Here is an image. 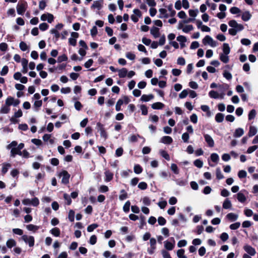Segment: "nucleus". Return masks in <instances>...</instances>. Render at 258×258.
I'll list each match as a JSON object with an SVG mask.
<instances>
[{
    "instance_id": "obj_1",
    "label": "nucleus",
    "mask_w": 258,
    "mask_h": 258,
    "mask_svg": "<svg viewBox=\"0 0 258 258\" xmlns=\"http://www.w3.org/2000/svg\"><path fill=\"white\" fill-rule=\"evenodd\" d=\"M203 43L205 45H209L212 47H216L217 45V42L210 36H206L202 40Z\"/></svg>"
},
{
    "instance_id": "obj_2",
    "label": "nucleus",
    "mask_w": 258,
    "mask_h": 258,
    "mask_svg": "<svg viewBox=\"0 0 258 258\" xmlns=\"http://www.w3.org/2000/svg\"><path fill=\"white\" fill-rule=\"evenodd\" d=\"M58 176L61 178V183L64 184H67L69 182V179L70 177V174L66 170H63L60 172Z\"/></svg>"
},
{
    "instance_id": "obj_3",
    "label": "nucleus",
    "mask_w": 258,
    "mask_h": 258,
    "mask_svg": "<svg viewBox=\"0 0 258 258\" xmlns=\"http://www.w3.org/2000/svg\"><path fill=\"white\" fill-rule=\"evenodd\" d=\"M27 8V4L26 2L19 3L17 6V11L18 14L22 15L24 14Z\"/></svg>"
},
{
    "instance_id": "obj_4",
    "label": "nucleus",
    "mask_w": 258,
    "mask_h": 258,
    "mask_svg": "<svg viewBox=\"0 0 258 258\" xmlns=\"http://www.w3.org/2000/svg\"><path fill=\"white\" fill-rule=\"evenodd\" d=\"M228 24L230 27L233 28L237 32L241 31L244 29V26L242 24H238L235 20L229 21Z\"/></svg>"
},
{
    "instance_id": "obj_5",
    "label": "nucleus",
    "mask_w": 258,
    "mask_h": 258,
    "mask_svg": "<svg viewBox=\"0 0 258 258\" xmlns=\"http://www.w3.org/2000/svg\"><path fill=\"white\" fill-rule=\"evenodd\" d=\"M22 239L26 243L29 244L30 247H32L34 245V237L32 236H28L24 235L22 236Z\"/></svg>"
},
{
    "instance_id": "obj_6",
    "label": "nucleus",
    "mask_w": 258,
    "mask_h": 258,
    "mask_svg": "<svg viewBox=\"0 0 258 258\" xmlns=\"http://www.w3.org/2000/svg\"><path fill=\"white\" fill-rule=\"evenodd\" d=\"M97 126L98 131L100 132L101 137L103 138L104 140H106L108 137V135L105 130L103 125L100 122H98L97 123Z\"/></svg>"
},
{
    "instance_id": "obj_7",
    "label": "nucleus",
    "mask_w": 258,
    "mask_h": 258,
    "mask_svg": "<svg viewBox=\"0 0 258 258\" xmlns=\"http://www.w3.org/2000/svg\"><path fill=\"white\" fill-rule=\"evenodd\" d=\"M150 247L148 248V252L149 254H153L156 248V240L154 238L150 239Z\"/></svg>"
},
{
    "instance_id": "obj_8",
    "label": "nucleus",
    "mask_w": 258,
    "mask_h": 258,
    "mask_svg": "<svg viewBox=\"0 0 258 258\" xmlns=\"http://www.w3.org/2000/svg\"><path fill=\"white\" fill-rule=\"evenodd\" d=\"M40 19L42 21H47L48 23H51L54 20V17L52 14L47 13L42 14L41 16Z\"/></svg>"
},
{
    "instance_id": "obj_9",
    "label": "nucleus",
    "mask_w": 258,
    "mask_h": 258,
    "mask_svg": "<svg viewBox=\"0 0 258 258\" xmlns=\"http://www.w3.org/2000/svg\"><path fill=\"white\" fill-rule=\"evenodd\" d=\"M209 95L211 98L214 99H223L224 97L223 91L218 92L217 91L212 90L209 92Z\"/></svg>"
},
{
    "instance_id": "obj_10",
    "label": "nucleus",
    "mask_w": 258,
    "mask_h": 258,
    "mask_svg": "<svg viewBox=\"0 0 258 258\" xmlns=\"http://www.w3.org/2000/svg\"><path fill=\"white\" fill-rule=\"evenodd\" d=\"M20 103V100L18 99H15L12 97H9L6 100V104L8 106L13 105L17 106Z\"/></svg>"
},
{
    "instance_id": "obj_11",
    "label": "nucleus",
    "mask_w": 258,
    "mask_h": 258,
    "mask_svg": "<svg viewBox=\"0 0 258 258\" xmlns=\"http://www.w3.org/2000/svg\"><path fill=\"white\" fill-rule=\"evenodd\" d=\"M79 37V34L77 32H72L71 37L69 39V43L70 45L75 46L77 43V38Z\"/></svg>"
},
{
    "instance_id": "obj_12",
    "label": "nucleus",
    "mask_w": 258,
    "mask_h": 258,
    "mask_svg": "<svg viewBox=\"0 0 258 258\" xmlns=\"http://www.w3.org/2000/svg\"><path fill=\"white\" fill-rule=\"evenodd\" d=\"M173 239V242L166 240L164 242V247L168 250H172L175 246V240L173 237L171 238Z\"/></svg>"
},
{
    "instance_id": "obj_13",
    "label": "nucleus",
    "mask_w": 258,
    "mask_h": 258,
    "mask_svg": "<svg viewBox=\"0 0 258 258\" xmlns=\"http://www.w3.org/2000/svg\"><path fill=\"white\" fill-rule=\"evenodd\" d=\"M243 248L244 250L251 256L255 255L256 253L255 249L250 245H246L244 246Z\"/></svg>"
},
{
    "instance_id": "obj_14",
    "label": "nucleus",
    "mask_w": 258,
    "mask_h": 258,
    "mask_svg": "<svg viewBox=\"0 0 258 258\" xmlns=\"http://www.w3.org/2000/svg\"><path fill=\"white\" fill-rule=\"evenodd\" d=\"M102 7V0H97L93 2L91 9L100 10Z\"/></svg>"
},
{
    "instance_id": "obj_15",
    "label": "nucleus",
    "mask_w": 258,
    "mask_h": 258,
    "mask_svg": "<svg viewBox=\"0 0 258 258\" xmlns=\"http://www.w3.org/2000/svg\"><path fill=\"white\" fill-rule=\"evenodd\" d=\"M204 138L206 142L210 147H213L214 146V141L212 138L208 134L204 135Z\"/></svg>"
},
{
    "instance_id": "obj_16",
    "label": "nucleus",
    "mask_w": 258,
    "mask_h": 258,
    "mask_svg": "<svg viewBox=\"0 0 258 258\" xmlns=\"http://www.w3.org/2000/svg\"><path fill=\"white\" fill-rule=\"evenodd\" d=\"M51 136L50 134H45L42 139L44 142H48L50 145H53L54 143V139L51 138Z\"/></svg>"
},
{
    "instance_id": "obj_17",
    "label": "nucleus",
    "mask_w": 258,
    "mask_h": 258,
    "mask_svg": "<svg viewBox=\"0 0 258 258\" xmlns=\"http://www.w3.org/2000/svg\"><path fill=\"white\" fill-rule=\"evenodd\" d=\"M172 142V138L169 136H164L160 139V142L164 144H170Z\"/></svg>"
},
{
    "instance_id": "obj_18",
    "label": "nucleus",
    "mask_w": 258,
    "mask_h": 258,
    "mask_svg": "<svg viewBox=\"0 0 258 258\" xmlns=\"http://www.w3.org/2000/svg\"><path fill=\"white\" fill-rule=\"evenodd\" d=\"M117 72L119 77L120 78H123L126 77L127 74V70L125 68H123L121 69L118 70Z\"/></svg>"
},
{
    "instance_id": "obj_19",
    "label": "nucleus",
    "mask_w": 258,
    "mask_h": 258,
    "mask_svg": "<svg viewBox=\"0 0 258 258\" xmlns=\"http://www.w3.org/2000/svg\"><path fill=\"white\" fill-rule=\"evenodd\" d=\"M150 33L155 38H158L160 36L159 29L156 27H153L151 29Z\"/></svg>"
},
{
    "instance_id": "obj_20",
    "label": "nucleus",
    "mask_w": 258,
    "mask_h": 258,
    "mask_svg": "<svg viewBox=\"0 0 258 258\" xmlns=\"http://www.w3.org/2000/svg\"><path fill=\"white\" fill-rule=\"evenodd\" d=\"M238 217V215L233 213H230L227 214V219L231 222L235 221Z\"/></svg>"
},
{
    "instance_id": "obj_21",
    "label": "nucleus",
    "mask_w": 258,
    "mask_h": 258,
    "mask_svg": "<svg viewBox=\"0 0 258 258\" xmlns=\"http://www.w3.org/2000/svg\"><path fill=\"white\" fill-rule=\"evenodd\" d=\"M11 167V165L9 163H4L2 164V173L3 175L5 174Z\"/></svg>"
},
{
    "instance_id": "obj_22",
    "label": "nucleus",
    "mask_w": 258,
    "mask_h": 258,
    "mask_svg": "<svg viewBox=\"0 0 258 258\" xmlns=\"http://www.w3.org/2000/svg\"><path fill=\"white\" fill-rule=\"evenodd\" d=\"M17 242L15 240L12 238L9 239L6 242V245L8 248H12L16 245Z\"/></svg>"
},
{
    "instance_id": "obj_23",
    "label": "nucleus",
    "mask_w": 258,
    "mask_h": 258,
    "mask_svg": "<svg viewBox=\"0 0 258 258\" xmlns=\"http://www.w3.org/2000/svg\"><path fill=\"white\" fill-rule=\"evenodd\" d=\"M104 174L105 176V181L106 182H109L113 178V174L110 171L108 170H105Z\"/></svg>"
},
{
    "instance_id": "obj_24",
    "label": "nucleus",
    "mask_w": 258,
    "mask_h": 258,
    "mask_svg": "<svg viewBox=\"0 0 258 258\" xmlns=\"http://www.w3.org/2000/svg\"><path fill=\"white\" fill-rule=\"evenodd\" d=\"M251 15L249 11H245L242 14L241 16V19L244 21H248L251 18Z\"/></svg>"
},
{
    "instance_id": "obj_25",
    "label": "nucleus",
    "mask_w": 258,
    "mask_h": 258,
    "mask_svg": "<svg viewBox=\"0 0 258 258\" xmlns=\"http://www.w3.org/2000/svg\"><path fill=\"white\" fill-rule=\"evenodd\" d=\"M244 134V131L241 128H238L235 130L233 136L235 138H239L242 136Z\"/></svg>"
},
{
    "instance_id": "obj_26",
    "label": "nucleus",
    "mask_w": 258,
    "mask_h": 258,
    "mask_svg": "<svg viewBox=\"0 0 258 258\" xmlns=\"http://www.w3.org/2000/svg\"><path fill=\"white\" fill-rule=\"evenodd\" d=\"M154 98V96L152 94L149 95H143L141 98V100L144 102H148Z\"/></svg>"
},
{
    "instance_id": "obj_27",
    "label": "nucleus",
    "mask_w": 258,
    "mask_h": 258,
    "mask_svg": "<svg viewBox=\"0 0 258 258\" xmlns=\"http://www.w3.org/2000/svg\"><path fill=\"white\" fill-rule=\"evenodd\" d=\"M249 129V132L248 133V136L249 137H252L256 134L257 129L255 126L250 125Z\"/></svg>"
},
{
    "instance_id": "obj_28",
    "label": "nucleus",
    "mask_w": 258,
    "mask_h": 258,
    "mask_svg": "<svg viewBox=\"0 0 258 258\" xmlns=\"http://www.w3.org/2000/svg\"><path fill=\"white\" fill-rule=\"evenodd\" d=\"M22 153L21 151L18 150L17 148H13L11 151V156L15 157L16 155H21Z\"/></svg>"
},
{
    "instance_id": "obj_29",
    "label": "nucleus",
    "mask_w": 258,
    "mask_h": 258,
    "mask_svg": "<svg viewBox=\"0 0 258 258\" xmlns=\"http://www.w3.org/2000/svg\"><path fill=\"white\" fill-rule=\"evenodd\" d=\"M159 18H167L168 17V15L167 13V11L165 9H160L159 10Z\"/></svg>"
},
{
    "instance_id": "obj_30",
    "label": "nucleus",
    "mask_w": 258,
    "mask_h": 258,
    "mask_svg": "<svg viewBox=\"0 0 258 258\" xmlns=\"http://www.w3.org/2000/svg\"><path fill=\"white\" fill-rule=\"evenodd\" d=\"M237 199L239 202L242 203H244L246 200L245 195L241 192H239L237 194Z\"/></svg>"
},
{
    "instance_id": "obj_31",
    "label": "nucleus",
    "mask_w": 258,
    "mask_h": 258,
    "mask_svg": "<svg viewBox=\"0 0 258 258\" xmlns=\"http://www.w3.org/2000/svg\"><path fill=\"white\" fill-rule=\"evenodd\" d=\"M50 232L51 234L55 237H58L60 233V230L57 227L52 228L50 230Z\"/></svg>"
},
{
    "instance_id": "obj_32",
    "label": "nucleus",
    "mask_w": 258,
    "mask_h": 258,
    "mask_svg": "<svg viewBox=\"0 0 258 258\" xmlns=\"http://www.w3.org/2000/svg\"><path fill=\"white\" fill-rule=\"evenodd\" d=\"M201 108V109L204 112H206L208 116H210L211 115V112L210 110L209 107L208 105H202Z\"/></svg>"
},
{
    "instance_id": "obj_33",
    "label": "nucleus",
    "mask_w": 258,
    "mask_h": 258,
    "mask_svg": "<svg viewBox=\"0 0 258 258\" xmlns=\"http://www.w3.org/2000/svg\"><path fill=\"white\" fill-rule=\"evenodd\" d=\"M127 198V194L124 190L122 189L120 190V195L119 196V199L120 201H123Z\"/></svg>"
},
{
    "instance_id": "obj_34",
    "label": "nucleus",
    "mask_w": 258,
    "mask_h": 258,
    "mask_svg": "<svg viewBox=\"0 0 258 258\" xmlns=\"http://www.w3.org/2000/svg\"><path fill=\"white\" fill-rule=\"evenodd\" d=\"M164 105L161 102H156L152 105V108L154 109H162Z\"/></svg>"
},
{
    "instance_id": "obj_35",
    "label": "nucleus",
    "mask_w": 258,
    "mask_h": 258,
    "mask_svg": "<svg viewBox=\"0 0 258 258\" xmlns=\"http://www.w3.org/2000/svg\"><path fill=\"white\" fill-rule=\"evenodd\" d=\"M224 115L221 113H218L216 115L215 120L217 122H221L223 121Z\"/></svg>"
},
{
    "instance_id": "obj_36",
    "label": "nucleus",
    "mask_w": 258,
    "mask_h": 258,
    "mask_svg": "<svg viewBox=\"0 0 258 258\" xmlns=\"http://www.w3.org/2000/svg\"><path fill=\"white\" fill-rule=\"evenodd\" d=\"M26 228L29 231L35 232L39 229V227L33 224H29L26 226Z\"/></svg>"
},
{
    "instance_id": "obj_37",
    "label": "nucleus",
    "mask_w": 258,
    "mask_h": 258,
    "mask_svg": "<svg viewBox=\"0 0 258 258\" xmlns=\"http://www.w3.org/2000/svg\"><path fill=\"white\" fill-rule=\"evenodd\" d=\"M159 153L163 158H164L166 160L169 161L170 160V156L167 152L163 150H160L159 151Z\"/></svg>"
},
{
    "instance_id": "obj_38",
    "label": "nucleus",
    "mask_w": 258,
    "mask_h": 258,
    "mask_svg": "<svg viewBox=\"0 0 258 258\" xmlns=\"http://www.w3.org/2000/svg\"><path fill=\"white\" fill-rule=\"evenodd\" d=\"M42 100H36L33 104L35 110L37 111L39 108L42 106Z\"/></svg>"
},
{
    "instance_id": "obj_39",
    "label": "nucleus",
    "mask_w": 258,
    "mask_h": 258,
    "mask_svg": "<svg viewBox=\"0 0 258 258\" xmlns=\"http://www.w3.org/2000/svg\"><path fill=\"white\" fill-rule=\"evenodd\" d=\"M256 111L255 109H251L249 113H248V119L249 120H251V119H253L254 118V117H255V115H256Z\"/></svg>"
},
{
    "instance_id": "obj_40",
    "label": "nucleus",
    "mask_w": 258,
    "mask_h": 258,
    "mask_svg": "<svg viewBox=\"0 0 258 258\" xmlns=\"http://www.w3.org/2000/svg\"><path fill=\"white\" fill-rule=\"evenodd\" d=\"M177 40L180 43V44L182 47L183 46V45L182 44L183 43H184L186 41V38L185 36L182 35H180L178 36L176 38Z\"/></svg>"
},
{
    "instance_id": "obj_41",
    "label": "nucleus",
    "mask_w": 258,
    "mask_h": 258,
    "mask_svg": "<svg viewBox=\"0 0 258 258\" xmlns=\"http://www.w3.org/2000/svg\"><path fill=\"white\" fill-rule=\"evenodd\" d=\"M10 109L9 107V106H8L6 104V105H4L2 107L0 112L2 113H8L10 111Z\"/></svg>"
},
{
    "instance_id": "obj_42",
    "label": "nucleus",
    "mask_w": 258,
    "mask_h": 258,
    "mask_svg": "<svg viewBox=\"0 0 258 258\" xmlns=\"http://www.w3.org/2000/svg\"><path fill=\"white\" fill-rule=\"evenodd\" d=\"M14 234L20 236H23V231L20 228H14L12 230Z\"/></svg>"
},
{
    "instance_id": "obj_43",
    "label": "nucleus",
    "mask_w": 258,
    "mask_h": 258,
    "mask_svg": "<svg viewBox=\"0 0 258 258\" xmlns=\"http://www.w3.org/2000/svg\"><path fill=\"white\" fill-rule=\"evenodd\" d=\"M229 11L232 14H238L240 13V10L238 8L235 7L231 8Z\"/></svg>"
},
{
    "instance_id": "obj_44",
    "label": "nucleus",
    "mask_w": 258,
    "mask_h": 258,
    "mask_svg": "<svg viewBox=\"0 0 258 258\" xmlns=\"http://www.w3.org/2000/svg\"><path fill=\"white\" fill-rule=\"evenodd\" d=\"M194 29V27L192 25H188L184 26V28H183L182 31L184 33H188L189 31L192 30Z\"/></svg>"
},
{
    "instance_id": "obj_45",
    "label": "nucleus",
    "mask_w": 258,
    "mask_h": 258,
    "mask_svg": "<svg viewBox=\"0 0 258 258\" xmlns=\"http://www.w3.org/2000/svg\"><path fill=\"white\" fill-rule=\"evenodd\" d=\"M134 172L137 173V174H140L141 173L142 171H143V169H142V168L141 167V166L139 165V164H137V165H135V166H134Z\"/></svg>"
},
{
    "instance_id": "obj_46",
    "label": "nucleus",
    "mask_w": 258,
    "mask_h": 258,
    "mask_svg": "<svg viewBox=\"0 0 258 258\" xmlns=\"http://www.w3.org/2000/svg\"><path fill=\"white\" fill-rule=\"evenodd\" d=\"M188 94V90L184 89L179 94V97L181 99L185 98Z\"/></svg>"
},
{
    "instance_id": "obj_47",
    "label": "nucleus",
    "mask_w": 258,
    "mask_h": 258,
    "mask_svg": "<svg viewBox=\"0 0 258 258\" xmlns=\"http://www.w3.org/2000/svg\"><path fill=\"white\" fill-rule=\"evenodd\" d=\"M68 218L71 222H73L75 219V212L71 210L69 212Z\"/></svg>"
},
{
    "instance_id": "obj_48",
    "label": "nucleus",
    "mask_w": 258,
    "mask_h": 258,
    "mask_svg": "<svg viewBox=\"0 0 258 258\" xmlns=\"http://www.w3.org/2000/svg\"><path fill=\"white\" fill-rule=\"evenodd\" d=\"M177 255L178 257V258H183V257H187L184 255V250L183 249H180L177 250Z\"/></svg>"
},
{
    "instance_id": "obj_49",
    "label": "nucleus",
    "mask_w": 258,
    "mask_h": 258,
    "mask_svg": "<svg viewBox=\"0 0 258 258\" xmlns=\"http://www.w3.org/2000/svg\"><path fill=\"white\" fill-rule=\"evenodd\" d=\"M19 46L21 50L23 51L27 50L28 48V46L27 44L23 41L20 43Z\"/></svg>"
},
{
    "instance_id": "obj_50",
    "label": "nucleus",
    "mask_w": 258,
    "mask_h": 258,
    "mask_svg": "<svg viewBox=\"0 0 258 258\" xmlns=\"http://www.w3.org/2000/svg\"><path fill=\"white\" fill-rule=\"evenodd\" d=\"M240 223L239 222H237L233 224H231L229 226V228L231 230H236L240 227Z\"/></svg>"
},
{
    "instance_id": "obj_51",
    "label": "nucleus",
    "mask_w": 258,
    "mask_h": 258,
    "mask_svg": "<svg viewBox=\"0 0 258 258\" xmlns=\"http://www.w3.org/2000/svg\"><path fill=\"white\" fill-rule=\"evenodd\" d=\"M98 227V224H92L91 225H90L87 227V231L89 232H92L95 229L97 228Z\"/></svg>"
},
{
    "instance_id": "obj_52",
    "label": "nucleus",
    "mask_w": 258,
    "mask_h": 258,
    "mask_svg": "<svg viewBox=\"0 0 258 258\" xmlns=\"http://www.w3.org/2000/svg\"><path fill=\"white\" fill-rule=\"evenodd\" d=\"M194 164L195 166L200 168L202 167L203 165V162L200 159H196Z\"/></svg>"
},
{
    "instance_id": "obj_53",
    "label": "nucleus",
    "mask_w": 258,
    "mask_h": 258,
    "mask_svg": "<svg viewBox=\"0 0 258 258\" xmlns=\"http://www.w3.org/2000/svg\"><path fill=\"white\" fill-rule=\"evenodd\" d=\"M138 138H140L139 135H132L128 139V141L130 142L133 143L136 142L138 141Z\"/></svg>"
},
{
    "instance_id": "obj_54",
    "label": "nucleus",
    "mask_w": 258,
    "mask_h": 258,
    "mask_svg": "<svg viewBox=\"0 0 258 258\" xmlns=\"http://www.w3.org/2000/svg\"><path fill=\"white\" fill-rule=\"evenodd\" d=\"M142 201L143 202V204L146 206H149L151 204V200L148 197H144L142 199Z\"/></svg>"
},
{
    "instance_id": "obj_55",
    "label": "nucleus",
    "mask_w": 258,
    "mask_h": 258,
    "mask_svg": "<svg viewBox=\"0 0 258 258\" xmlns=\"http://www.w3.org/2000/svg\"><path fill=\"white\" fill-rule=\"evenodd\" d=\"M130 205L131 203L129 201L126 202V203L124 204L123 207V210L125 212L127 213L129 211Z\"/></svg>"
},
{
    "instance_id": "obj_56",
    "label": "nucleus",
    "mask_w": 258,
    "mask_h": 258,
    "mask_svg": "<svg viewBox=\"0 0 258 258\" xmlns=\"http://www.w3.org/2000/svg\"><path fill=\"white\" fill-rule=\"evenodd\" d=\"M176 184L179 186H184L186 184V181L182 179H178L175 180Z\"/></svg>"
},
{
    "instance_id": "obj_57",
    "label": "nucleus",
    "mask_w": 258,
    "mask_h": 258,
    "mask_svg": "<svg viewBox=\"0 0 258 258\" xmlns=\"http://www.w3.org/2000/svg\"><path fill=\"white\" fill-rule=\"evenodd\" d=\"M158 222L160 225L163 226L166 223V219L163 217H159L158 218Z\"/></svg>"
},
{
    "instance_id": "obj_58",
    "label": "nucleus",
    "mask_w": 258,
    "mask_h": 258,
    "mask_svg": "<svg viewBox=\"0 0 258 258\" xmlns=\"http://www.w3.org/2000/svg\"><path fill=\"white\" fill-rule=\"evenodd\" d=\"M68 60V57L66 54H62L60 55L57 58V61L59 62H61L62 61H65Z\"/></svg>"
},
{
    "instance_id": "obj_59",
    "label": "nucleus",
    "mask_w": 258,
    "mask_h": 258,
    "mask_svg": "<svg viewBox=\"0 0 258 258\" xmlns=\"http://www.w3.org/2000/svg\"><path fill=\"white\" fill-rule=\"evenodd\" d=\"M125 56L127 58L130 60H134L136 58V55L133 53L131 52L126 53Z\"/></svg>"
},
{
    "instance_id": "obj_60",
    "label": "nucleus",
    "mask_w": 258,
    "mask_h": 258,
    "mask_svg": "<svg viewBox=\"0 0 258 258\" xmlns=\"http://www.w3.org/2000/svg\"><path fill=\"white\" fill-rule=\"evenodd\" d=\"M39 204V201L37 198H34L31 200V205L33 206H37Z\"/></svg>"
},
{
    "instance_id": "obj_61",
    "label": "nucleus",
    "mask_w": 258,
    "mask_h": 258,
    "mask_svg": "<svg viewBox=\"0 0 258 258\" xmlns=\"http://www.w3.org/2000/svg\"><path fill=\"white\" fill-rule=\"evenodd\" d=\"M132 170L128 169L122 171L121 173V175L122 177L125 178L129 176L130 173H132Z\"/></svg>"
},
{
    "instance_id": "obj_62",
    "label": "nucleus",
    "mask_w": 258,
    "mask_h": 258,
    "mask_svg": "<svg viewBox=\"0 0 258 258\" xmlns=\"http://www.w3.org/2000/svg\"><path fill=\"white\" fill-rule=\"evenodd\" d=\"M211 160L215 163H217L219 160V156L216 153H213L211 155Z\"/></svg>"
},
{
    "instance_id": "obj_63",
    "label": "nucleus",
    "mask_w": 258,
    "mask_h": 258,
    "mask_svg": "<svg viewBox=\"0 0 258 258\" xmlns=\"http://www.w3.org/2000/svg\"><path fill=\"white\" fill-rule=\"evenodd\" d=\"M246 172L245 170H240L238 173V176L239 178H243L246 176Z\"/></svg>"
},
{
    "instance_id": "obj_64",
    "label": "nucleus",
    "mask_w": 258,
    "mask_h": 258,
    "mask_svg": "<svg viewBox=\"0 0 258 258\" xmlns=\"http://www.w3.org/2000/svg\"><path fill=\"white\" fill-rule=\"evenodd\" d=\"M48 27V25L46 23H42L39 25V29L43 31L47 30Z\"/></svg>"
}]
</instances>
